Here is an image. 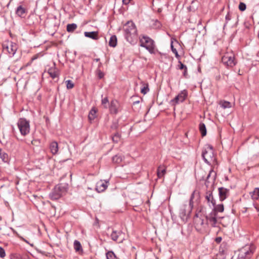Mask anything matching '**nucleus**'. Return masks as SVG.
<instances>
[{"label":"nucleus","mask_w":259,"mask_h":259,"mask_svg":"<svg viewBox=\"0 0 259 259\" xmlns=\"http://www.w3.org/2000/svg\"><path fill=\"white\" fill-rule=\"evenodd\" d=\"M123 31L125 39L130 43L137 37V29L133 21H128L125 24Z\"/></svg>","instance_id":"obj_1"},{"label":"nucleus","mask_w":259,"mask_h":259,"mask_svg":"<svg viewBox=\"0 0 259 259\" xmlns=\"http://www.w3.org/2000/svg\"><path fill=\"white\" fill-rule=\"evenodd\" d=\"M202 157L207 164H210L211 162L215 160L213 147L211 145H206L205 146L202 151Z\"/></svg>","instance_id":"obj_2"},{"label":"nucleus","mask_w":259,"mask_h":259,"mask_svg":"<svg viewBox=\"0 0 259 259\" xmlns=\"http://www.w3.org/2000/svg\"><path fill=\"white\" fill-rule=\"evenodd\" d=\"M140 46L147 50L149 53L152 54L154 51V41L153 39L147 36H143L140 39Z\"/></svg>","instance_id":"obj_3"},{"label":"nucleus","mask_w":259,"mask_h":259,"mask_svg":"<svg viewBox=\"0 0 259 259\" xmlns=\"http://www.w3.org/2000/svg\"><path fill=\"white\" fill-rule=\"evenodd\" d=\"M17 126L21 135L25 136L30 132V122L24 118H20L17 122Z\"/></svg>","instance_id":"obj_4"},{"label":"nucleus","mask_w":259,"mask_h":259,"mask_svg":"<svg viewBox=\"0 0 259 259\" xmlns=\"http://www.w3.org/2000/svg\"><path fill=\"white\" fill-rule=\"evenodd\" d=\"M253 253V247L247 244L238 250L237 259H249Z\"/></svg>","instance_id":"obj_5"},{"label":"nucleus","mask_w":259,"mask_h":259,"mask_svg":"<svg viewBox=\"0 0 259 259\" xmlns=\"http://www.w3.org/2000/svg\"><path fill=\"white\" fill-rule=\"evenodd\" d=\"M222 61L226 66L230 67H233L236 64L234 54L232 51L226 53L222 58Z\"/></svg>","instance_id":"obj_6"},{"label":"nucleus","mask_w":259,"mask_h":259,"mask_svg":"<svg viewBox=\"0 0 259 259\" xmlns=\"http://www.w3.org/2000/svg\"><path fill=\"white\" fill-rule=\"evenodd\" d=\"M215 173L213 170H211L207 176L205 185L208 190L214 189V183L215 182Z\"/></svg>","instance_id":"obj_7"},{"label":"nucleus","mask_w":259,"mask_h":259,"mask_svg":"<svg viewBox=\"0 0 259 259\" xmlns=\"http://www.w3.org/2000/svg\"><path fill=\"white\" fill-rule=\"evenodd\" d=\"M64 191V189L60 186H56L50 193V198L53 200H57L61 197Z\"/></svg>","instance_id":"obj_8"},{"label":"nucleus","mask_w":259,"mask_h":259,"mask_svg":"<svg viewBox=\"0 0 259 259\" xmlns=\"http://www.w3.org/2000/svg\"><path fill=\"white\" fill-rule=\"evenodd\" d=\"M124 234L120 230H113L110 235L111 238L112 240L118 241L119 243L122 242L123 240L124 239Z\"/></svg>","instance_id":"obj_9"},{"label":"nucleus","mask_w":259,"mask_h":259,"mask_svg":"<svg viewBox=\"0 0 259 259\" xmlns=\"http://www.w3.org/2000/svg\"><path fill=\"white\" fill-rule=\"evenodd\" d=\"M194 223L196 229L200 232L204 231L207 226V223H205L204 220L202 218L195 219Z\"/></svg>","instance_id":"obj_10"},{"label":"nucleus","mask_w":259,"mask_h":259,"mask_svg":"<svg viewBox=\"0 0 259 259\" xmlns=\"http://www.w3.org/2000/svg\"><path fill=\"white\" fill-rule=\"evenodd\" d=\"M188 95L187 91L185 90L181 92L170 102L172 104H178L183 102L186 98Z\"/></svg>","instance_id":"obj_11"},{"label":"nucleus","mask_w":259,"mask_h":259,"mask_svg":"<svg viewBox=\"0 0 259 259\" xmlns=\"http://www.w3.org/2000/svg\"><path fill=\"white\" fill-rule=\"evenodd\" d=\"M213 190H207L205 193V199L207 201L209 206L211 205L214 207L215 205V200L212 195V191Z\"/></svg>","instance_id":"obj_12"},{"label":"nucleus","mask_w":259,"mask_h":259,"mask_svg":"<svg viewBox=\"0 0 259 259\" xmlns=\"http://www.w3.org/2000/svg\"><path fill=\"white\" fill-rule=\"evenodd\" d=\"M108 181L100 180L96 184V190L98 193L104 192L108 187Z\"/></svg>","instance_id":"obj_13"},{"label":"nucleus","mask_w":259,"mask_h":259,"mask_svg":"<svg viewBox=\"0 0 259 259\" xmlns=\"http://www.w3.org/2000/svg\"><path fill=\"white\" fill-rule=\"evenodd\" d=\"M217 214L215 212H211L208 215L206 216V219L207 223L209 222V223L211 225V226L213 227H217Z\"/></svg>","instance_id":"obj_14"},{"label":"nucleus","mask_w":259,"mask_h":259,"mask_svg":"<svg viewBox=\"0 0 259 259\" xmlns=\"http://www.w3.org/2000/svg\"><path fill=\"white\" fill-rule=\"evenodd\" d=\"M229 194V190L224 188L220 187L219 188V195L220 200L223 201L227 198Z\"/></svg>","instance_id":"obj_15"},{"label":"nucleus","mask_w":259,"mask_h":259,"mask_svg":"<svg viewBox=\"0 0 259 259\" xmlns=\"http://www.w3.org/2000/svg\"><path fill=\"white\" fill-rule=\"evenodd\" d=\"M58 70L55 67V64H54V66L49 68L48 70V73L50 76L54 79L58 76Z\"/></svg>","instance_id":"obj_16"},{"label":"nucleus","mask_w":259,"mask_h":259,"mask_svg":"<svg viewBox=\"0 0 259 259\" xmlns=\"http://www.w3.org/2000/svg\"><path fill=\"white\" fill-rule=\"evenodd\" d=\"M118 103L116 100H112L109 106L110 112L113 114H117L118 112Z\"/></svg>","instance_id":"obj_17"},{"label":"nucleus","mask_w":259,"mask_h":259,"mask_svg":"<svg viewBox=\"0 0 259 259\" xmlns=\"http://www.w3.org/2000/svg\"><path fill=\"white\" fill-rule=\"evenodd\" d=\"M6 49L10 55H14L17 50V46L16 44L11 42Z\"/></svg>","instance_id":"obj_18"},{"label":"nucleus","mask_w":259,"mask_h":259,"mask_svg":"<svg viewBox=\"0 0 259 259\" xmlns=\"http://www.w3.org/2000/svg\"><path fill=\"white\" fill-rule=\"evenodd\" d=\"M26 13V9L22 6H19L17 7L16 10V14L19 17L24 18Z\"/></svg>","instance_id":"obj_19"},{"label":"nucleus","mask_w":259,"mask_h":259,"mask_svg":"<svg viewBox=\"0 0 259 259\" xmlns=\"http://www.w3.org/2000/svg\"><path fill=\"white\" fill-rule=\"evenodd\" d=\"M84 36L87 37H89L94 40H97L98 39V32L97 31H91V32H84Z\"/></svg>","instance_id":"obj_20"},{"label":"nucleus","mask_w":259,"mask_h":259,"mask_svg":"<svg viewBox=\"0 0 259 259\" xmlns=\"http://www.w3.org/2000/svg\"><path fill=\"white\" fill-rule=\"evenodd\" d=\"M187 207L186 204H183L181 206L180 210V213L179 215L181 217V219L185 221L187 220V217H186V208Z\"/></svg>","instance_id":"obj_21"},{"label":"nucleus","mask_w":259,"mask_h":259,"mask_svg":"<svg viewBox=\"0 0 259 259\" xmlns=\"http://www.w3.org/2000/svg\"><path fill=\"white\" fill-rule=\"evenodd\" d=\"M50 149L51 153L55 155L57 153L58 151V143L55 142H52L50 145Z\"/></svg>","instance_id":"obj_22"},{"label":"nucleus","mask_w":259,"mask_h":259,"mask_svg":"<svg viewBox=\"0 0 259 259\" xmlns=\"http://www.w3.org/2000/svg\"><path fill=\"white\" fill-rule=\"evenodd\" d=\"M166 172L165 168L163 167L162 166H159L157 170V177L159 178H162Z\"/></svg>","instance_id":"obj_23"},{"label":"nucleus","mask_w":259,"mask_h":259,"mask_svg":"<svg viewBox=\"0 0 259 259\" xmlns=\"http://www.w3.org/2000/svg\"><path fill=\"white\" fill-rule=\"evenodd\" d=\"M8 160V155L7 153L3 152L0 149V163L6 162Z\"/></svg>","instance_id":"obj_24"},{"label":"nucleus","mask_w":259,"mask_h":259,"mask_svg":"<svg viewBox=\"0 0 259 259\" xmlns=\"http://www.w3.org/2000/svg\"><path fill=\"white\" fill-rule=\"evenodd\" d=\"M250 195L253 200H257L259 198V188H256L250 193Z\"/></svg>","instance_id":"obj_25"},{"label":"nucleus","mask_w":259,"mask_h":259,"mask_svg":"<svg viewBox=\"0 0 259 259\" xmlns=\"http://www.w3.org/2000/svg\"><path fill=\"white\" fill-rule=\"evenodd\" d=\"M117 45V38L115 35H112L109 41V45L111 47H115Z\"/></svg>","instance_id":"obj_26"},{"label":"nucleus","mask_w":259,"mask_h":259,"mask_svg":"<svg viewBox=\"0 0 259 259\" xmlns=\"http://www.w3.org/2000/svg\"><path fill=\"white\" fill-rule=\"evenodd\" d=\"M199 131L201 132L202 137L205 136L206 135V128L205 125L203 123H200L199 124Z\"/></svg>","instance_id":"obj_27"},{"label":"nucleus","mask_w":259,"mask_h":259,"mask_svg":"<svg viewBox=\"0 0 259 259\" xmlns=\"http://www.w3.org/2000/svg\"><path fill=\"white\" fill-rule=\"evenodd\" d=\"M77 28V25L75 23L68 24L67 25V31L68 32H73Z\"/></svg>","instance_id":"obj_28"},{"label":"nucleus","mask_w":259,"mask_h":259,"mask_svg":"<svg viewBox=\"0 0 259 259\" xmlns=\"http://www.w3.org/2000/svg\"><path fill=\"white\" fill-rule=\"evenodd\" d=\"M212 212H215L217 214L218 212H223L224 210V205L222 204L215 205L214 207Z\"/></svg>","instance_id":"obj_29"},{"label":"nucleus","mask_w":259,"mask_h":259,"mask_svg":"<svg viewBox=\"0 0 259 259\" xmlns=\"http://www.w3.org/2000/svg\"><path fill=\"white\" fill-rule=\"evenodd\" d=\"M101 103L105 108H107L109 106V100L108 97H105L103 98V95H102Z\"/></svg>","instance_id":"obj_30"},{"label":"nucleus","mask_w":259,"mask_h":259,"mask_svg":"<svg viewBox=\"0 0 259 259\" xmlns=\"http://www.w3.org/2000/svg\"><path fill=\"white\" fill-rule=\"evenodd\" d=\"M74 248L76 251H79L82 249V247L79 241L75 240L73 243Z\"/></svg>","instance_id":"obj_31"},{"label":"nucleus","mask_w":259,"mask_h":259,"mask_svg":"<svg viewBox=\"0 0 259 259\" xmlns=\"http://www.w3.org/2000/svg\"><path fill=\"white\" fill-rule=\"evenodd\" d=\"M122 160V157L119 155H116L112 157V161L115 163H119Z\"/></svg>","instance_id":"obj_32"},{"label":"nucleus","mask_w":259,"mask_h":259,"mask_svg":"<svg viewBox=\"0 0 259 259\" xmlns=\"http://www.w3.org/2000/svg\"><path fill=\"white\" fill-rule=\"evenodd\" d=\"M220 105L224 109L229 108L231 107V103L228 101H222L220 103Z\"/></svg>","instance_id":"obj_33"},{"label":"nucleus","mask_w":259,"mask_h":259,"mask_svg":"<svg viewBox=\"0 0 259 259\" xmlns=\"http://www.w3.org/2000/svg\"><path fill=\"white\" fill-rule=\"evenodd\" d=\"M195 194V191H193V193L191 194L190 200H189V207L190 208V211L192 209L193 207V199L194 197V195Z\"/></svg>","instance_id":"obj_34"},{"label":"nucleus","mask_w":259,"mask_h":259,"mask_svg":"<svg viewBox=\"0 0 259 259\" xmlns=\"http://www.w3.org/2000/svg\"><path fill=\"white\" fill-rule=\"evenodd\" d=\"M144 87L143 88L141 89V93H142L143 94L145 95L146 94V93H147L149 91V88H148V84L147 83H144Z\"/></svg>","instance_id":"obj_35"},{"label":"nucleus","mask_w":259,"mask_h":259,"mask_svg":"<svg viewBox=\"0 0 259 259\" xmlns=\"http://www.w3.org/2000/svg\"><path fill=\"white\" fill-rule=\"evenodd\" d=\"M96 113V111L94 109H92L90 113H89V119L90 120H93L95 119V114Z\"/></svg>","instance_id":"obj_36"},{"label":"nucleus","mask_w":259,"mask_h":259,"mask_svg":"<svg viewBox=\"0 0 259 259\" xmlns=\"http://www.w3.org/2000/svg\"><path fill=\"white\" fill-rule=\"evenodd\" d=\"M106 257L107 259H114L116 256L113 251H109L106 253Z\"/></svg>","instance_id":"obj_37"},{"label":"nucleus","mask_w":259,"mask_h":259,"mask_svg":"<svg viewBox=\"0 0 259 259\" xmlns=\"http://www.w3.org/2000/svg\"><path fill=\"white\" fill-rule=\"evenodd\" d=\"M120 135L118 133H116L112 137V140L114 142L117 143L120 140Z\"/></svg>","instance_id":"obj_38"},{"label":"nucleus","mask_w":259,"mask_h":259,"mask_svg":"<svg viewBox=\"0 0 259 259\" xmlns=\"http://www.w3.org/2000/svg\"><path fill=\"white\" fill-rule=\"evenodd\" d=\"M66 87L67 89H71L74 87V83L70 80H67L66 81Z\"/></svg>","instance_id":"obj_39"},{"label":"nucleus","mask_w":259,"mask_h":259,"mask_svg":"<svg viewBox=\"0 0 259 259\" xmlns=\"http://www.w3.org/2000/svg\"><path fill=\"white\" fill-rule=\"evenodd\" d=\"M179 64L178 65L179 69H180V70L185 69V71L187 72V68L186 66L184 64H183L180 61H179Z\"/></svg>","instance_id":"obj_40"},{"label":"nucleus","mask_w":259,"mask_h":259,"mask_svg":"<svg viewBox=\"0 0 259 259\" xmlns=\"http://www.w3.org/2000/svg\"><path fill=\"white\" fill-rule=\"evenodd\" d=\"M171 49L172 52L175 54L176 57L177 58H179L180 55H179L177 49L174 48V47L172 44L171 45Z\"/></svg>","instance_id":"obj_41"},{"label":"nucleus","mask_w":259,"mask_h":259,"mask_svg":"<svg viewBox=\"0 0 259 259\" xmlns=\"http://www.w3.org/2000/svg\"><path fill=\"white\" fill-rule=\"evenodd\" d=\"M239 9L241 11H244L246 9V5L243 3H240L239 5Z\"/></svg>","instance_id":"obj_42"},{"label":"nucleus","mask_w":259,"mask_h":259,"mask_svg":"<svg viewBox=\"0 0 259 259\" xmlns=\"http://www.w3.org/2000/svg\"><path fill=\"white\" fill-rule=\"evenodd\" d=\"M6 256V252L5 249L0 246V257L3 258Z\"/></svg>","instance_id":"obj_43"},{"label":"nucleus","mask_w":259,"mask_h":259,"mask_svg":"<svg viewBox=\"0 0 259 259\" xmlns=\"http://www.w3.org/2000/svg\"><path fill=\"white\" fill-rule=\"evenodd\" d=\"M98 76L99 78H102L104 77V74L103 72H102L100 70L98 69L97 70Z\"/></svg>","instance_id":"obj_44"},{"label":"nucleus","mask_w":259,"mask_h":259,"mask_svg":"<svg viewBox=\"0 0 259 259\" xmlns=\"http://www.w3.org/2000/svg\"><path fill=\"white\" fill-rule=\"evenodd\" d=\"M222 238L221 237H217L215 239V241L217 243H220L221 241H222Z\"/></svg>","instance_id":"obj_45"},{"label":"nucleus","mask_w":259,"mask_h":259,"mask_svg":"<svg viewBox=\"0 0 259 259\" xmlns=\"http://www.w3.org/2000/svg\"><path fill=\"white\" fill-rule=\"evenodd\" d=\"M132 0H122V3L123 5H127Z\"/></svg>","instance_id":"obj_46"},{"label":"nucleus","mask_w":259,"mask_h":259,"mask_svg":"<svg viewBox=\"0 0 259 259\" xmlns=\"http://www.w3.org/2000/svg\"><path fill=\"white\" fill-rule=\"evenodd\" d=\"M11 259H18L17 255L16 254H12L11 255Z\"/></svg>","instance_id":"obj_47"},{"label":"nucleus","mask_w":259,"mask_h":259,"mask_svg":"<svg viewBox=\"0 0 259 259\" xmlns=\"http://www.w3.org/2000/svg\"><path fill=\"white\" fill-rule=\"evenodd\" d=\"M230 19H231V18H230V15H229V14L227 15H226V20L229 21V20H230Z\"/></svg>","instance_id":"obj_48"},{"label":"nucleus","mask_w":259,"mask_h":259,"mask_svg":"<svg viewBox=\"0 0 259 259\" xmlns=\"http://www.w3.org/2000/svg\"><path fill=\"white\" fill-rule=\"evenodd\" d=\"M197 218H200L198 217V213H196L194 216V220L195 221V219H197Z\"/></svg>","instance_id":"obj_49"},{"label":"nucleus","mask_w":259,"mask_h":259,"mask_svg":"<svg viewBox=\"0 0 259 259\" xmlns=\"http://www.w3.org/2000/svg\"><path fill=\"white\" fill-rule=\"evenodd\" d=\"M226 245V243H225V242H223V243L221 244V247H225Z\"/></svg>","instance_id":"obj_50"},{"label":"nucleus","mask_w":259,"mask_h":259,"mask_svg":"<svg viewBox=\"0 0 259 259\" xmlns=\"http://www.w3.org/2000/svg\"><path fill=\"white\" fill-rule=\"evenodd\" d=\"M254 207L255 208H256V209L257 210V211H259V207H257L255 204H254Z\"/></svg>","instance_id":"obj_51"},{"label":"nucleus","mask_w":259,"mask_h":259,"mask_svg":"<svg viewBox=\"0 0 259 259\" xmlns=\"http://www.w3.org/2000/svg\"><path fill=\"white\" fill-rule=\"evenodd\" d=\"M22 239L23 241H24L25 242H26L28 243V242H27L25 239H24V238H22Z\"/></svg>","instance_id":"obj_52"},{"label":"nucleus","mask_w":259,"mask_h":259,"mask_svg":"<svg viewBox=\"0 0 259 259\" xmlns=\"http://www.w3.org/2000/svg\"><path fill=\"white\" fill-rule=\"evenodd\" d=\"M95 60L98 62L100 60V59H96Z\"/></svg>","instance_id":"obj_53"},{"label":"nucleus","mask_w":259,"mask_h":259,"mask_svg":"<svg viewBox=\"0 0 259 259\" xmlns=\"http://www.w3.org/2000/svg\"><path fill=\"white\" fill-rule=\"evenodd\" d=\"M36 59V57L32 58V61L34 60V59Z\"/></svg>","instance_id":"obj_54"},{"label":"nucleus","mask_w":259,"mask_h":259,"mask_svg":"<svg viewBox=\"0 0 259 259\" xmlns=\"http://www.w3.org/2000/svg\"><path fill=\"white\" fill-rule=\"evenodd\" d=\"M187 72H186L185 71H184V75H185V74Z\"/></svg>","instance_id":"obj_55"},{"label":"nucleus","mask_w":259,"mask_h":259,"mask_svg":"<svg viewBox=\"0 0 259 259\" xmlns=\"http://www.w3.org/2000/svg\"><path fill=\"white\" fill-rule=\"evenodd\" d=\"M102 65V64L100 63L99 65V67H100V66Z\"/></svg>","instance_id":"obj_56"},{"label":"nucleus","mask_w":259,"mask_h":259,"mask_svg":"<svg viewBox=\"0 0 259 259\" xmlns=\"http://www.w3.org/2000/svg\"><path fill=\"white\" fill-rule=\"evenodd\" d=\"M91 1V0H89V2H90Z\"/></svg>","instance_id":"obj_57"}]
</instances>
